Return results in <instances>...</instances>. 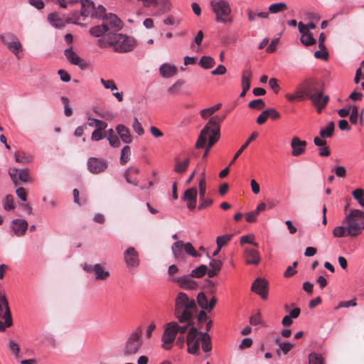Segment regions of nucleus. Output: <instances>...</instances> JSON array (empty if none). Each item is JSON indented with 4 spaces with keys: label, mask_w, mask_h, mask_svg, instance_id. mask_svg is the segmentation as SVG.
Instances as JSON below:
<instances>
[{
    "label": "nucleus",
    "mask_w": 364,
    "mask_h": 364,
    "mask_svg": "<svg viewBox=\"0 0 364 364\" xmlns=\"http://www.w3.org/2000/svg\"><path fill=\"white\" fill-rule=\"evenodd\" d=\"M184 82L181 80H178L173 85H171L168 89V92L171 94L176 93L180 88L183 86Z\"/></svg>",
    "instance_id": "nucleus-63"
},
{
    "label": "nucleus",
    "mask_w": 364,
    "mask_h": 364,
    "mask_svg": "<svg viewBox=\"0 0 364 364\" xmlns=\"http://www.w3.org/2000/svg\"><path fill=\"white\" fill-rule=\"evenodd\" d=\"M309 364H325V361L321 354L313 352L309 355Z\"/></svg>",
    "instance_id": "nucleus-39"
},
{
    "label": "nucleus",
    "mask_w": 364,
    "mask_h": 364,
    "mask_svg": "<svg viewBox=\"0 0 364 364\" xmlns=\"http://www.w3.org/2000/svg\"><path fill=\"white\" fill-rule=\"evenodd\" d=\"M124 259L128 267H136L139 264V254L133 247H129L124 251Z\"/></svg>",
    "instance_id": "nucleus-15"
},
{
    "label": "nucleus",
    "mask_w": 364,
    "mask_h": 364,
    "mask_svg": "<svg viewBox=\"0 0 364 364\" xmlns=\"http://www.w3.org/2000/svg\"><path fill=\"white\" fill-rule=\"evenodd\" d=\"M225 117L215 115L212 117L207 124L200 131L196 143L197 149L205 147L203 158H205L210 148L219 140L220 136V126Z\"/></svg>",
    "instance_id": "nucleus-1"
},
{
    "label": "nucleus",
    "mask_w": 364,
    "mask_h": 364,
    "mask_svg": "<svg viewBox=\"0 0 364 364\" xmlns=\"http://www.w3.org/2000/svg\"><path fill=\"white\" fill-rule=\"evenodd\" d=\"M210 6L212 10L216 15L218 21L225 23L228 21V16L231 12L230 6L225 0H211Z\"/></svg>",
    "instance_id": "nucleus-8"
},
{
    "label": "nucleus",
    "mask_w": 364,
    "mask_h": 364,
    "mask_svg": "<svg viewBox=\"0 0 364 364\" xmlns=\"http://www.w3.org/2000/svg\"><path fill=\"white\" fill-rule=\"evenodd\" d=\"M1 42L6 46H21L18 38L12 33H5L1 36Z\"/></svg>",
    "instance_id": "nucleus-29"
},
{
    "label": "nucleus",
    "mask_w": 364,
    "mask_h": 364,
    "mask_svg": "<svg viewBox=\"0 0 364 364\" xmlns=\"http://www.w3.org/2000/svg\"><path fill=\"white\" fill-rule=\"evenodd\" d=\"M322 49L317 50L314 53V56L316 58L322 59L323 60H327L328 59V52L325 49L326 47H321Z\"/></svg>",
    "instance_id": "nucleus-61"
},
{
    "label": "nucleus",
    "mask_w": 364,
    "mask_h": 364,
    "mask_svg": "<svg viewBox=\"0 0 364 364\" xmlns=\"http://www.w3.org/2000/svg\"><path fill=\"white\" fill-rule=\"evenodd\" d=\"M190 327V324H183L180 326L176 321H171L164 325V331L161 336V347L169 350L173 347V343L176 340L178 333L184 334Z\"/></svg>",
    "instance_id": "nucleus-5"
},
{
    "label": "nucleus",
    "mask_w": 364,
    "mask_h": 364,
    "mask_svg": "<svg viewBox=\"0 0 364 364\" xmlns=\"http://www.w3.org/2000/svg\"><path fill=\"white\" fill-rule=\"evenodd\" d=\"M78 11H74L71 17L65 20L58 13H51L48 15V21L49 23L55 28H62L65 26V23H75L77 25H83L82 22H79Z\"/></svg>",
    "instance_id": "nucleus-7"
},
{
    "label": "nucleus",
    "mask_w": 364,
    "mask_h": 364,
    "mask_svg": "<svg viewBox=\"0 0 364 364\" xmlns=\"http://www.w3.org/2000/svg\"><path fill=\"white\" fill-rule=\"evenodd\" d=\"M0 316L5 320L4 323L0 321V331L12 325V318L9 304L5 295L0 296Z\"/></svg>",
    "instance_id": "nucleus-9"
},
{
    "label": "nucleus",
    "mask_w": 364,
    "mask_h": 364,
    "mask_svg": "<svg viewBox=\"0 0 364 364\" xmlns=\"http://www.w3.org/2000/svg\"><path fill=\"white\" fill-rule=\"evenodd\" d=\"M173 281L177 282L184 289H196L198 287L197 282L192 279L191 275L176 278Z\"/></svg>",
    "instance_id": "nucleus-23"
},
{
    "label": "nucleus",
    "mask_w": 364,
    "mask_h": 364,
    "mask_svg": "<svg viewBox=\"0 0 364 364\" xmlns=\"http://www.w3.org/2000/svg\"><path fill=\"white\" fill-rule=\"evenodd\" d=\"M184 242L182 240H178L174 242L171 246L173 255L176 260H183L184 256Z\"/></svg>",
    "instance_id": "nucleus-27"
},
{
    "label": "nucleus",
    "mask_w": 364,
    "mask_h": 364,
    "mask_svg": "<svg viewBox=\"0 0 364 364\" xmlns=\"http://www.w3.org/2000/svg\"><path fill=\"white\" fill-rule=\"evenodd\" d=\"M15 161L18 163H29L32 161V157L24 152H17L15 154Z\"/></svg>",
    "instance_id": "nucleus-45"
},
{
    "label": "nucleus",
    "mask_w": 364,
    "mask_h": 364,
    "mask_svg": "<svg viewBox=\"0 0 364 364\" xmlns=\"http://www.w3.org/2000/svg\"><path fill=\"white\" fill-rule=\"evenodd\" d=\"M287 9V5L284 2L272 4L269 6V11L272 14H278Z\"/></svg>",
    "instance_id": "nucleus-38"
},
{
    "label": "nucleus",
    "mask_w": 364,
    "mask_h": 364,
    "mask_svg": "<svg viewBox=\"0 0 364 364\" xmlns=\"http://www.w3.org/2000/svg\"><path fill=\"white\" fill-rule=\"evenodd\" d=\"M251 290L259 295L262 299H266L268 295V283L264 279L257 278L253 282Z\"/></svg>",
    "instance_id": "nucleus-14"
},
{
    "label": "nucleus",
    "mask_w": 364,
    "mask_h": 364,
    "mask_svg": "<svg viewBox=\"0 0 364 364\" xmlns=\"http://www.w3.org/2000/svg\"><path fill=\"white\" fill-rule=\"evenodd\" d=\"M10 227L16 236L22 237L26 234L28 224L26 220L15 219L11 221Z\"/></svg>",
    "instance_id": "nucleus-17"
},
{
    "label": "nucleus",
    "mask_w": 364,
    "mask_h": 364,
    "mask_svg": "<svg viewBox=\"0 0 364 364\" xmlns=\"http://www.w3.org/2000/svg\"><path fill=\"white\" fill-rule=\"evenodd\" d=\"M132 129L139 136L144 134V129L142 127L141 123L139 122V120L136 117H134V122L132 124Z\"/></svg>",
    "instance_id": "nucleus-60"
},
{
    "label": "nucleus",
    "mask_w": 364,
    "mask_h": 364,
    "mask_svg": "<svg viewBox=\"0 0 364 364\" xmlns=\"http://www.w3.org/2000/svg\"><path fill=\"white\" fill-rule=\"evenodd\" d=\"M343 223L347 225L348 235L351 237L359 235L364 229V212L357 209L351 210Z\"/></svg>",
    "instance_id": "nucleus-6"
},
{
    "label": "nucleus",
    "mask_w": 364,
    "mask_h": 364,
    "mask_svg": "<svg viewBox=\"0 0 364 364\" xmlns=\"http://www.w3.org/2000/svg\"><path fill=\"white\" fill-rule=\"evenodd\" d=\"M4 208L6 210H12L14 209V198L11 195L6 196L4 201Z\"/></svg>",
    "instance_id": "nucleus-57"
},
{
    "label": "nucleus",
    "mask_w": 364,
    "mask_h": 364,
    "mask_svg": "<svg viewBox=\"0 0 364 364\" xmlns=\"http://www.w3.org/2000/svg\"><path fill=\"white\" fill-rule=\"evenodd\" d=\"M252 77V73L250 69H245L242 74V87L250 88V81Z\"/></svg>",
    "instance_id": "nucleus-34"
},
{
    "label": "nucleus",
    "mask_w": 364,
    "mask_h": 364,
    "mask_svg": "<svg viewBox=\"0 0 364 364\" xmlns=\"http://www.w3.org/2000/svg\"><path fill=\"white\" fill-rule=\"evenodd\" d=\"M139 173V168L136 167L129 168L124 173V177L129 183H132L134 186H138L139 181L135 177Z\"/></svg>",
    "instance_id": "nucleus-26"
},
{
    "label": "nucleus",
    "mask_w": 364,
    "mask_h": 364,
    "mask_svg": "<svg viewBox=\"0 0 364 364\" xmlns=\"http://www.w3.org/2000/svg\"><path fill=\"white\" fill-rule=\"evenodd\" d=\"M136 44L135 40L127 35L122 33L114 34V41L110 42L109 46H134Z\"/></svg>",
    "instance_id": "nucleus-20"
},
{
    "label": "nucleus",
    "mask_w": 364,
    "mask_h": 364,
    "mask_svg": "<svg viewBox=\"0 0 364 364\" xmlns=\"http://www.w3.org/2000/svg\"><path fill=\"white\" fill-rule=\"evenodd\" d=\"M87 169L93 174H99L104 172L107 166L108 162L107 160L102 158L90 157L87 160Z\"/></svg>",
    "instance_id": "nucleus-10"
},
{
    "label": "nucleus",
    "mask_w": 364,
    "mask_h": 364,
    "mask_svg": "<svg viewBox=\"0 0 364 364\" xmlns=\"http://www.w3.org/2000/svg\"><path fill=\"white\" fill-rule=\"evenodd\" d=\"M178 71L177 68L175 65H172L168 63H164L161 65L159 68V73L162 77L168 78L176 75Z\"/></svg>",
    "instance_id": "nucleus-28"
},
{
    "label": "nucleus",
    "mask_w": 364,
    "mask_h": 364,
    "mask_svg": "<svg viewBox=\"0 0 364 364\" xmlns=\"http://www.w3.org/2000/svg\"><path fill=\"white\" fill-rule=\"evenodd\" d=\"M221 107V104H217L211 107L202 109L200 112V116L203 119H207L211 115H213L216 111L220 109Z\"/></svg>",
    "instance_id": "nucleus-37"
},
{
    "label": "nucleus",
    "mask_w": 364,
    "mask_h": 364,
    "mask_svg": "<svg viewBox=\"0 0 364 364\" xmlns=\"http://www.w3.org/2000/svg\"><path fill=\"white\" fill-rule=\"evenodd\" d=\"M60 100L64 106V113L65 116L70 117L73 114V109L69 105V99L67 97L63 96Z\"/></svg>",
    "instance_id": "nucleus-53"
},
{
    "label": "nucleus",
    "mask_w": 364,
    "mask_h": 364,
    "mask_svg": "<svg viewBox=\"0 0 364 364\" xmlns=\"http://www.w3.org/2000/svg\"><path fill=\"white\" fill-rule=\"evenodd\" d=\"M309 99L311 100L312 103L318 107V112H321V109L326 107L329 100L328 96L323 95L322 92H320L318 90L309 97Z\"/></svg>",
    "instance_id": "nucleus-19"
},
{
    "label": "nucleus",
    "mask_w": 364,
    "mask_h": 364,
    "mask_svg": "<svg viewBox=\"0 0 364 364\" xmlns=\"http://www.w3.org/2000/svg\"><path fill=\"white\" fill-rule=\"evenodd\" d=\"M275 343L279 346L280 350L284 354H287L291 348H294V345L291 343H282L280 341V338L275 339Z\"/></svg>",
    "instance_id": "nucleus-44"
},
{
    "label": "nucleus",
    "mask_w": 364,
    "mask_h": 364,
    "mask_svg": "<svg viewBox=\"0 0 364 364\" xmlns=\"http://www.w3.org/2000/svg\"><path fill=\"white\" fill-rule=\"evenodd\" d=\"M197 302L198 305L203 309H208V298L203 292H200L198 294Z\"/></svg>",
    "instance_id": "nucleus-51"
},
{
    "label": "nucleus",
    "mask_w": 364,
    "mask_h": 364,
    "mask_svg": "<svg viewBox=\"0 0 364 364\" xmlns=\"http://www.w3.org/2000/svg\"><path fill=\"white\" fill-rule=\"evenodd\" d=\"M190 164V159L186 158L183 161L176 160L174 171L176 173H183L186 171Z\"/></svg>",
    "instance_id": "nucleus-36"
},
{
    "label": "nucleus",
    "mask_w": 364,
    "mask_h": 364,
    "mask_svg": "<svg viewBox=\"0 0 364 364\" xmlns=\"http://www.w3.org/2000/svg\"><path fill=\"white\" fill-rule=\"evenodd\" d=\"M88 120L95 122V130L105 132V129L107 127V123L104 121L96 119L90 117H88Z\"/></svg>",
    "instance_id": "nucleus-49"
},
{
    "label": "nucleus",
    "mask_w": 364,
    "mask_h": 364,
    "mask_svg": "<svg viewBox=\"0 0 364 364\" xmlns=\"http://www.w3.org/2000/svg\"><path fill=\"white\" fill-rule=\"evenodd\" d=\"M301 42L304 46H313L316 43V39L311 33L301 36Z\"/></svg>",
    "instance_id": "nucleus-48"
},
{
    "label": "nucleus",
    "mask_w": 364,
    "mask_h": 364,
    "mask_svg": "<svg viewBox=\"0 0 364 364\" xmlns=\"http://www.w3.org/2000/svg\"><path fill=\"white\" fill-rule=\"evenodd\" d=\"M131 149L129 146H125L121 151L120 163L122 165L127 164L130 159Z\"/></svg>",
    "instance_id": "nucleus-41"
},
{
    "label": "nucleus",
    "mask_w": 364,
    "mask_h": 364,
    "mask_svg": "<svg viewBox=\"0 0 364 364\" xmlns=\"http://www.w3.org/2000/svg\"><path fill=\"white\" fill-rule=\"evenodd\" d=\"M207 270L208 267L205 264H201L192 270L191 276L195 278H200L206 274Z\"/></svg>",
    "instance_id": "nucleus-40"
},
{
    "label": "nucleus",
    "mask_w": 364,
    "mask_h": 364,
    "mask_svg": "<svg viewBox=\"0 0 364 364\" xmlns=\"http://www.w3.org/2000/svg\"><path fill=\"white\" fill-rule=\"evenodd\" d=\"M211 269H215L217 272H220L223 265V262L220 259H213L209 264Z\"/></svg>",
    "instance_id": "nucleus-64"
},
{
    "label": "nucleus",
    "mask_w": 364,
    "mask_h": 364,
    "mask_svg": "<svg viewBox=\"0 0 364 364\" xmlns=\"http://www.w3.org/2000/svg\"><path fill=\"white\" fill-rule=\"evenodd\" d=\"M198 309L194 299H191L184 292H179L175 300L174 315L181 324H194L192 321Z\"/></svg>",
    "instance_id": "nucleus-2"
},
{
    "label": "nucleus",
    "mask_w": 364,
    "mask_h": 364,
    "mask_svg": "<svg viewBox=\"0 0 364 364\" xmlns=\"http://www.w3.org/2000/svg\"><path fill=\"white\" fill-rule=\"evenodd\" d=\"M143 344L142 331L138 328L129 333L126 338L122 348V355L128 359L134 358L140 351Z\"/></svg>",
    "instance_id": "nucleus-4"
},
{
    "label": "nucleus",
    "mask_w": 364,
    "mask_h": 364,
    "mask_svg": "<svg viewBox=\"0 0 364 364\" xmlns=\"http://www.w3.org/2000/svg\"><path fill=\"white\" fill-rule=\"evenodd\" d=\"M108 14H106V9L105 8L100 5L97 8L95 7V10L92 14V17L97 18H102V20H105L106 18V16Z\"/></svg>",
    "instance_id": "nucleus-46"
},
{
    "label": "nucleus",
    "mask_w": 364,
    "mask_h": 364,
    "mask_svg": "<svg viewBox=\"0 0 364 364\" xmlns=\"http://www.w3.org/2000/svg\"><path fill=\"white\" fill-rule=\"evenodd\" d=\"M108 30L109 28L107 24L104 23L101 25L92 27L90 29V33L95 37H100L103 36L107 31H108Z\"/></svg>",
    "instance_id": "nucleus-31"
},
{
    "label": "nucleus",
    "mask_w": 364,
    "mask_h": 364,
    "mask_svg": "<svg viewBox=\"0 0 364 364\" xmlns=\"http://www.w3.org/2000/svg\"><path fill=\"white\" fill-rule=\"evenodd\" d=\"M64 54L66 56L67 60L71 64L78 65L80 67L82 66V63L83 60L80 57H79L75 51H73V47L66 48L64 50Z\"/></svg>",
    "instance_id": "nucleus-25"
},
{
    "label": "nucleus",
    "mask_w": 364,
    "mask_h": 364,
    "mask_svg": "<svg viewBox=\"0 0 364 364\" xmlns=\"http://www.w3.org/2000/svg\"><path fill=\"white\" fill-rule=\"evenodd\" d=\"M104 21H106L107 24H109L111 27L117 30L121 29L123 26L122 21L115 14H109L107 16H106V18Z\"/></svg>",
    "instance_id": "nucleus-30"
},
{
    "label": "nucleus",
    "mask_w": 364,
    "mask_h": 364,
    "mask_svg": "<svg viewBox=\"0 0 364 364\" xmlns=\"http://www.w3.org/2000/svg\"><path fill=\"white\" fill-rule=\"evenodd\" d=\"M9 174L15 186L19 185L18 181L26 183L30 181L29 171L28 169H18L16 168H10Z\"/></svg>",
    "instance_id": "nucleus-11"
},
{
    "label": "nucleus",
    "mask_w": 364,
    "mask_h": 364,
    "mask_svg": "<svg viewBox=\"0 0 364 364\" xmlns=\"http://www.w3.org/2000/svg\"><path fill=\"white\" fill-rule=\"evenodd\" d=\"M198 191L196 188H188L183 193L182 199L186 203L187 208L189 210H193L196 206Z\"/></svg>",
    "instance_id": "nucleus-16"
},
{
    "label": "nucleus",
    "mask_w": 364,
    "mask_h": 364,
    "mask_svg": "<svg viewBox=\"0 0 364 364\" xmlns=\"http://www.w3.org/2000/svg\"><path fill=\"white\" fill-rule=\"evenodd\" d=\"M188 334L186 343L188 346V352L196 355L199 351L200 343L201 342L202 350L208 353L212 350L211 338L208 333L199 331L194 324L191 325L188 329Z\"/></svg>",
    "instance_id": "nucleus-3"
},
{
    "label": "nucleus",
    "mask_w": 364,
    "mask_h": 364,
    "mask_svg": "<svg viewBox=\"0 0 364 364\" xmlns=\"http://www.w3.org/2000/svg\"><path fill=\"white\" fill-rule=\"evenodd\" d=\"M244 258L247 264H258L260 262L259 252L251 247L245 249Z\"/></svg>",
    "instance_id": "nucleus-21"
},
{
    "label": "nucleus",
    "mask_w": 364,
    "mask_h": 364,
    "mask_svg": "<svg viewBox=\"0 0 364 364\" xmlns=\"http://www.w3.org/2000/svg\"><path fill=\"white\" fill-rule=\"evenodd\" d=\"M84 269L89 273H93L96 280H106L110 275L108 271H106L100 264L91 265L85 264Z\"/></svg>",
    "instance_id": "nucleus-13"
},
{
    "label": "nucleus",
    "mask_w": 364,
    "mask_h": 364,
    "mask_svg": "<svg viewBox=\"0 0 364 364\" xmlns=\"http://www.w3.org/2000/svg\"><path fill=\"white\" fill-rule=\"evenodd\" d=\"M237 35L235 33H228L223 38V43L225 44H234L237 43Z\"/></svg>",
    "instance_id": "nucleus-59"
},
{
    "label": "nucleus",
    "mask_w": 364,
    "mask_h": 364,
    "mask_svg": "<svg viewBox=\"0 0 364 364\" xmlns=\"http://www.w3.org/2000/svg\"><path fill=\"white\" fill-rule=\"evenodd\" d=\"M257 133L253 132L251 136L249 137V139L247 140V141L240 148V149L235 153L232 160L231 161L230 166H231L235 160L239 157V156L242 153V151L248 146L250 143L255 140L257 137Z\"/></svg>",
    "instance_id": "nucleus-32"
},
{
    "label": "nucleus",
    "mask_w": 364,
    "mask_h": 364,
    "mask_svg": "<svg viewBox=\"0 0 364 364\" xmlns=\"http://www.w3.org/2000/svg\"><path fill=\"white\" fill-rule=\"evenodd\" d=\"M100 82L103 85L104 87L107 90H117V85L113 80H106L104 78H101Z\"/></svg>",
    "instance_id": "nucleus-56"
},
{
    "label": "nucleus",
    "mask_w": 364,
    "mask_h": 364,
    "mask_svg": "<svg viewBox=\"0 0 364 364\" xmlns=\"http://www.w3.org/2000/svg\"><path fill=\"white\" fill-rule=\"evenodd\" d=\"M232 234H227L218 236L216 239L217 246H218L219 249H221L232 239Z\"/></svg>",
    "instance_id": "nucleus-47"
},
{
    "label": "nucleus",
    "mask_w": 364,
    "mask_h": 364,
    "mask_svg": "<svg viewBox=\"0 0 364 364\" xmlns=\"http://www.w3.org/2000/svg\"><path fill=\"white\" fill-rule=\"evenodd\" d=\"M248 107L251 109H262L265 107V103L262 99H256L249 102Z\"/></svg>",
    "instance_id": "nucleus-50"
},
{
    "label": "nucleus",
    "mask_w": 364,
    "mask_h": 364,
    "mask_svg": "<svg viewBox=\"0 0 364 364\" xmlns=\"http://www.w3.org/2000/svg\"><path fill=\"white\" fill-rule=\"evenodd\" d=\"M199 198L200 199H203L205 197V191H206V182L205 178L203 176L199 181Z\"/></svg>",
    "instance_id": "nucleus-62"
},
{
    "label": "nucleus",
    "mask_w": 364,
    "mask_h": 364,
    "mask_svg": "<svg viewBox=\"0 0 364 364\" xmlns=\"http://www.w3.org/2000/svg\"><path fill=\"white\" fill-rule=\"evenodd\" d=\"M334 128V123L333 122H329L325 129H321L320 130V136L323 139L331 137L333 134Z\"/></svg>",
    "instance_id": "nucleus-35"
},
{
    "label": "nucleus",
    "mask_w": 364,
    "mask_h": 364,
    "mask_svg": "<svg viewBox=\"0 0 364 364\" xmlns=\"http://www.w3.org/2000/svg\"><path fill=\"white\" fill-rule=\"evenodd\" d=\"M81 11L80 13L78 12L77 16H79V22L80 21V17L85 18L90 16L92 17V14L95 10V4L93 1L90 0H82L81 1Z\"/></svg>",
    "instance_id": "nucleus-22"
},
{
    "label": "nucleus",
    "mask_w": 364,
    "mask_h": 364,
    "mask_svg": "<svg viewBox=\"0 0 364 364\" xmlns=\"http://www.w3.org/2000/svg\"><path fill=\"white\" fill-rule=\"evenodd\" d=\"M154 6H159L163 12L171 9V2L169 0H154Z\"/></svg>",
    "instance_id": "nucleus-42"
},
{
    "label": "nucleus",
    "mask_w": 364,
    "mask_h": 364,
    "mask_svg": "<svg viewBox=\"0 0 364 364\" xmlns=\"http://www.w3.org/2000/svg\"><path fill=\"white\" fill-rule=\"evenodd\" d=\"M333 234L336 237H345L348 235L347 226H337L333 229Z\"/></svg>",
    "instance_id": "nucleus-54"
},
{
    "label": "nucleus",
    "mask_w": 364,
    "mask_h": 364,
    "mask_svg": "<svg viewBox=\"0 0 364 364\" xmlns=\"http://www.w3.org/2000/svg\"><path fill=\"white\" fill-rule=\"evenodd\" d=\"M350 111H351L350 116V122L352 124H356L358 117V108L357 106L353 105L349 107Z\"/></svg>",
    "instance_id": "nucleus-58"
},
{
    "label": "nucleus",
    "mask_w": 364,
    "mask_h": 364,
    "mask_svg": "<svg viewBox=\"0 0 364 364\" xmlns=\"http://www.w3.org/2000/svg\"><path fill=\"white\" fill-rule=\"evenodd\" d=\"M10 52L14 54L18 60L23 59L26 55V52L23 48V47H8Z\"/></svg>",
    "instance_id": "nucleus-43"
},
{
    "label": "nucleus",
    "mask_w": 364,
    "mask_h": 364,
    "mask_svg": "<svg viewBox=\"0 0 364 364\" xmlns=\"http://www.w3.org/2000/svg\"><path fill=\"white\" fill-rule=\"evenodd\" d=\"M317 82L312 79H306L302 81L298 86L299 91L303 95V100L310 97L318 90L316 88Z\"/></svg>",
    "instance_id": "nucleus-12"
},
{
    "label": "nucleus",
    "mask_w": 364,
    "mask_h": 364,
    "mask_svg": "<svg viewBox=\"0 0 364 364\" xmlns=\"http://www.w3.org/2000/svg\"><path fill=\"white\" fill-rule=\"evenodd\" d=\"M198 65L203 69L208 70L215 66V61L212 57L204 55L200 59Z\"/></svg>",
    "instance_id": "nucleus-33"
},
{
    "label": "nucleus",
    "mask_w": 364,
    "mask_h": 364,
    "mask_svg": "<svg viewBox=\"0 0 364 364\" xmlns=\"http://www.w3.org/2000/svg\"><path fill=\"white\" fill-rule=\"evenodd\" d=\"M290 145L292 149L291 155L299 156L305 152L307 143L304 140H301L298 136H294Z\"/></svg>",
    "instance_id": "nucleus-18"
},
{
    "label": "nucleus",
    "mask_w": 364,
    "mask_h": 364,
    "mask_svg": "<svg viewBox=\"0 0 364 364\" xmlns=\"http://www.w3.org/2000/svg\"><path fill=\"white\" fill-rule=\"evenodd\" d=\"M183 249L187 254L191 255L192 257H198L200 256V255L198 253L191 242L184 243Z\"/></svg>",
    "instance_id": "nucleus-52"
},
{
    "label": "nucleus",
    "mask_w": 364,
    "mask_h": 364,
    "mask_svg": "<svg viewBox=\"0 0 364 364\" xmlns=\"http://www.w3.org/2000/svg\"><path fill=\"white\" fill-rule=\"evenodd\" d=\"M285 97L289 102H294L295 100H304L303 95H301V92L299 91L297 87L294 94L287 93L286 94Z\"/></svg>",
    "instance_id": "nucleus-55"
},
{
    "label": "nucleus",
    "mask_w": 364,
    "mask_h": 364,
    "mask_svg": "<svg viewBox=\"0 0 364 364\" xmlns=\"http://www.w3.org/2000/svg\"><path fill=\"white\" fill-rule=\"evenodd\" d=\"M116 132L121 138L122 141L126 144H130L132 141V136L128 127L123 124H118L116 127Z\"/></svg>",
    "instance_id": "nucleus-24"
}]
</instances>
